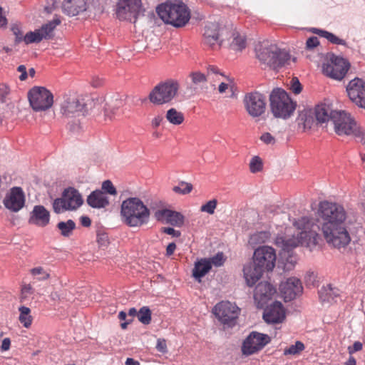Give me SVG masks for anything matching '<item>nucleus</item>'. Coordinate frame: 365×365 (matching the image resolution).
<instances>
[{"mask_svg":"<svg viewBox=\"0 0 365 365\" xmlns=\"http://www.w3.org/2000/svg\"><path fill=\"white\" fill-rule=\"evenodd\" d=\"M263 271L252 262L245 265L243 269L244 277L249 287H252L261 278Z\"/></svg>","mask_w":365,"mask_h":365,"instance_id":"30","label":"nucleus"},{"mask_svg":"<svg viewBox=\"0 0 365 365\" xmlns=\"http://www.w3.org/2000/svg\"><path fill=\"white\" fill-rule=\"evenodd\" d=\"M83 202L81 195L73 187L65 189L59 198L54 200L53 209L56 213H61L66 210H75Z\"/></svg>","mask_w":365,"mask_h":365,"instance_id":"10","label":"nucleus"},{"mask_svg":"<svg viewBox=\"0 0 365 365\" xmlns=\"http://www.w3.org/2000/svg\"><path fill=\"white\" fill-rule=\"evenodd\" d=\"M87 203L93 208H105L109 205V200L102 190L93 191L87 197Z\"/></svg>","mask_w":365,"mask_h":365,"instance_id":"31","label":"nucleus"},{"mask_svg":"<svg viewBox=\"0 0 365 365\" xmlns=\"http://www.w3.org/2000/svg\"><path fill=\"white\" fill-rule=\"evenodd\" d=\"M17 71L21 73V75L19 76V79L21 81H25L27 78V72H26V68L24 65H20L17 68Z\"/></svg>","mask_w":365,"mask_h":365,"instance_id":"62","label":"nucleus"},{"mask_svg":"<svg viewBox=\"0 0 365 365\" xmlns=\"http://www.w3.org/2000/svg\"><path fill=\"white\" fill-rule=\"evenodd\" d=\"M60 24L59 18H55L53 21L43 25L41 29L28 32L24 37V41L26 44H29L38 43L43 38L49 39L52 37V32L54 29Z\"/></svg>","mask_w":365,"mask_h":365,"instance_id":"18","label":"nucleus"},{"mask_svg":"<svg viewBox=\"0 0 365 365\" xmlns=\"http://www.w3.org/2000/svg\"><path fill=\"white\" fill-rule=\"evenodd\" d=\"M339 295L338 289L331 284L323 286L319 291V299L322 302H331Z\"/></svg>","mask_w":365,"mask_h":365,"instance_id":"34","label":"nucleus"},{"mask_svg":"<svg viewBox=\"0 0 365 365\" xmlns=\"http://www.w3.org/2000/svg\"><path fill=\"white\" fill-rule=\"evenodd\" d=\"M31 275L38 282L46 281L51 278V270L43 267H35L29 270Z\"/></svg>","mask_w":365,"mask_h":365,"instance_id":"37","label":"nucleus"},{"mask_svg":"<svg viewBox=\"0 0 365 365\" xmlns=\"http://www.w3.org/2000/svg\"><path fill=\"white\" fill-rule=\"evenodd\" d=\"M318 215L323 221L321 229L326 231L329 230V226L344 223L346 218V212L341 205L327 200L319 204Z\"/></svg>","mask_w":365,"mask_h":365,"instance_id":"6","label":"nucleus"},{"mask_svg":"<svg viewBox=\"0 0 365 365\" xmlns=\"http://www.w3.org/2000/svg\"><path fill=\"white\" fill-rule=\"evenodd\" d=\"M349 68V63L344 58L328 53L322 64V72L329 78L341 80L346 74Z\"/></svg>","mask_w":365,"mask_h":365,"instance_id":"9","label":"nucleus"},{"mask_svg":"<svg viewBox=\"0 0 365 365\" xmlns=\"http://www.w3.org/2000/svg\"><path fill=\"white\" fill-rule=\"evenodd\" d=\"M123 106V101L122 99L116 98H112L109 102L106 103V112H108L115 114L119 108Z\"/></svg>","mask_w":365,"mask_h":365,"instance_id":"42","label":"nucleus"},{"mask_svg":"<svg viewBox=\"0 0 365 365\" xmlns=\"http://www.w3.org/2000/svg\"><path fill=\"white\" fill-rule=\"evenodd\" d=\"M260 139L266 144H274L275 143L274 138L269 133L262 134Z\"/></svg>","mask_w":365,"mask_h":365,"instance_id":"56","label":"nucleus"},{"mask_svg":"<svg viewBox=\"0 0 365 365\" xmlns=\"http://www.w3.org/2000/svg\"><path fill=\"white\" fill-rule=\"evenodd\" d=\"M255 56L264 68L278 71L289 63L291 56L285 50L268 41L258 42L255 46Z\"/></svg>","mask_w":365,"mask_h":365,"instance_id":"2","label":"nucleus"},{"mask_svg":"<svg viewBox=\"0 0 365 365\" xmlns=\"http://www.w3.org/2000/svg\"><path fill=\"white\" fill-rule=\"evenodd\" d=\"M290 89L295 94H299L302 91V85L297 78H293L291 81Z\"/></svg>","mask_w":365,"mask_h":365,"instance_id":"54","label":"nucleus"},{"mask_svg":"<svg viewBox=\"0 0 365 365\" xmlns=\"http://www.w3.org/2000/svg\"><path fill=\"white\" fill-rule=\"evenodd\" d=\"M138 319L143 324H149L151 322V311L148 307H143L138 312Z\"/></svg>","mask_w":365,"mask_h":365,"instance_id":"44","label":"nucleus"},{"mask_svg":"<svg viewBox=\"0 0 365 365\" xmlns=\"http://www.w3.org/2000/svg\"><path fill=\"white\" fill-rule=\"evenodd\" d=\"M240 309L228 301H222L213 308V313L218 320L225 325L233 327L240 314Z\"/></svg>","mask_w":365,"mask_h":365,"instance_id":"13","label":"nucleus"},{"mask_svg":"<svg viewBox=\"0 0 365 365\" xmlns=\"http://www.w3.org/2000/svg\"><path fill=\"white\" fill-rule=\"evenodd\" d=\"M160 18L168 24L175 27L184 26L190 19L188 7L183 3L167 2L157 7Z\"/></svg>","mask_w":365,"mask_h":365,"instance_id":"4","label":"nucleus"},{"mask_svg":"<svg viewBox=\"0 0 365 365\" xmlns=\"http://www.w3.org/2000/svg\"><path fill=\"white\" fill-rule=\"evenodd\" d=\"M19 320L24 327L29 328L33 322V317L31 315V309L25 306L19 308Z\"/></svg>","mask_w":365,"mask_h":365,"instance_id":"39","label":"nucleus"},{"mask_svg":"<svg viewBox=\"0 0 365 365\" xmlns=\"http://www.w3.org/2000/svg\"><path fill=\"white\" fill-rule=\"evenodd\" d=\"M34 292V289L31 286V284H24L21 286V301L26 299L30 295L33 294Z\"/></svg>","mask_w":365,"mask_h":365,"instance_id":"47","label":"nucleus"},{"mask_svg":"<svg viewBox=\"0 0 365 365\" xmlns=\"http://www.w3.org/2000/svg\"><path fill=\"white\" fill-rule=\"evenodd\" d=\"M305 346L304 344L300 341H297L294 344H292L289 346L284 349V354L287 355H297L299 354Z\"/></svg>","mask_w":365,"mask_h":365,"instance_id":"43","label":"nucleus"},{"mask_svg":"<svg viewBox=\"0 0 365 365\" xmlns=\"http://www.w3.org/2000/svg\"><path fill=\"white\" fill-rule=\"evenodd\" d=\"M275 250L269 246H261L254 252L253 264L263 272L272 271L276 262Z\"/></svg>","mask_w":365,"mask_h":365,"instance_id":"16","label":"nucleus"},{"mask_svg":"<svg viewBox=\"0 0 365 365\" xmlns=\"http://www.w3.org/2000/svg\"><path fill=\"white\" fill-rule=\"evenodd\" d=\"M346 91L353 103L359 107L365 108V81L355 78L349 83Z\"/></svg>","mask_w":365,"mask_h":365,"instance_id":"19","label":"nucleus"},{"mask_svg":"<svg viewBox=\"0 0 365 365\" xmlns=\"http://www.w3.org/2000/svg\"><path fill=\"white\" fill-rule=\"evenodd\" d=\"M165 117L170 123L175 125L182 124L185 120L184 114L174 108L167 111Z\"/></svg>","mask_w":365,"mask_h":365,"instance_id":"40","label":"nucleus"},{"mask_svg":"<svg viewBox=\"0 0 365 365\" xmlns=\"http://www.w3.org/2000/svg\"><path fill=\"white\" fill-rule=\"evenodd\" d=\"M310 31L314 34L327 38L331 43L336 45H346V41L344 40L339 38L332 33L317 28H312Z\"/></svg>","mask_w":365,"mask_h":365,"instance_id":"36","label":"nucleus"},{"mask_svg":"<svg viewBox=\"0 0 365 365\" xmlns=\"http://www.w3.org/2000/svg\"><path fill=\"white\" fill-rule=\"evenodd\" d=\"M155 217L158 221L165 222L176 227H181L184 223V216L181 213L168 209L156 211Z\"/></svg>","mask_w":365,"mask_h":365,"instance_id":"25","label":"nucleus"},{"mask_svg":"<svg viewBox=\"0 0 365 365\" xmlns=\"http://www.w3.org/2000/svg\"><path fill=\"white\" fill-rule=\"evenodd\" d=\"M263 164L262 160L258 156L253 157L250 163V170L252 173H257L262 170Z\"/></svg>","mask_w":365,"mask_h":365,"instance_id":"46","label":"nucleus"},{"mask_svg":"<svg viewBox=\"0 0 365 365\" xmlns=\"http://www.w3.org/2000/svg\"><path fill=\"white\" fill-rule=\"evenodd\" d=\"M143 12L141 0H118L116 16L119 20L130 21L133 20L135 23Z\"/></svg>","mask_w":365,"mask_h":365,"instance_id":"14","label":"nucleus"},{"mask_svg":"<svg viewBox=\"0 0 365 365\" xmlns=\"http://www.w3.org/2000/svg\"><path fill=\"white\" fill-rule=\"evenodd\" d=\"M318 123L330 122V113L333 110L326 104L318 105L313 110Z\"/></svg>","mask_w":365,"mask_h":365,"instance_id":"35","label":"nucleus"},{"mask_svg":"<svg viewBox=\"0 0 365 365\" xmlns=\"http://www.w3.org/2000/svg\"><path fill=\"white\" fill-rule=\"evenodd\" d=\"M179 83L174 80H168L156 86L149 95L150 102L162 105L170 102L177 95Z\"/></svg>","mask_w":365,"mask_h":365,"instance_id":"8","label":"nucleus"},{"mask_svg":"<svg viewBox=\"0 0 365 365\" xmlns=\"http://www.w3.org/2000/svg\"><path fill=\"white\" fill-rule=\"evenodd\" d=\"M192 81L195 84L204 83L207 80L220 81V78L224 77L223 74L220 72L219 68L215 66H209L207 67V76L200 72H192L190 75Z\"/></svg>","mask_w":365,"mask_h":365,"instance_id":"27","label":"nucleus"},{"mask_svg":"<svg viewBox=\"0 0 365 365\" xmlns=\"http://www.w3.org/2000/svg\"><path fill=\"white\" fill-rule=\"evenodd\" d=\"M294 225L298 230L297 235L277 236L275 239V245L282 249V257H286L287 255L284 263V267L287 269H292L297 263V257L289 255L292 250L301 245L312 250L322 241L321 236L317 232L319 227L312 218L302 217L296 220Z\"/></svg>","mask_w":365,"mask_h":365,"instance_id":"1","label":"nucleus"},{"mask_svg":"<svg viewBox=\"0 0 365 365\" xmlns=\"http://www.w3.org/2000/svg\"><path fill=\"white\" fill-rule=\"evenodd\" d=\"M263 318L267 323H281L285 318V311L282 304L279 302H274L267 307L264 312Z\"/></svg>","mask_w":365,"mask_h":365,"instance_id":"24","label":"nucleus"},{"mask_svg":"<svg viewBox=\"0 0 365 365\" xmlns=\"http://www.w3.org/2000/svg\"><path fill=\"white\" fill-rule=\"evenodd\" d=\"M269 101L272 113L276 118H288L296 108V103L282 88L274 89L269 96Z\"/></svg>","mask_w":365,"mask_h":365,"instance_id":"7","label":"nucleus"},{"mask_svg":"<svg viewBox=\"0 0 365 365\" xmlns=\"http://www.w3.org/2000/svg\"><path fill=\"white\" fill-rule=\"evenodd\" d=\"M103 82L104 81L103 78H101L99 77H93L91 81V85L93 87L97 88L101 86L103 84Z\"/></svg>","mask_w":365,"mask_h":365,"instance_id":"64","label":"nucleus"},{"mask_svg":"<svg viewBox=\"0 0 365 365\" xmlns=\"http://www.w3.org/2000/svg\"><path fill=\"white\" fill-rule=\"evenodd\" d=\"M297 123L299 128H302L303 131L310 130L318 123L313 109H304L300 111L297 118Z\"/></svg>","mask_w":365,"mask_h":365,"instance_id":"28","label":"nucleus"},{"mask_svg":"<svg viewBox=\"0 0 365 365\" xmlns=\"http://www.w3.org/2000/svg\"><path fill=\"white\" fill-rule=\"evenodd\" d=\"M8 24V20L3 11L2 7L0 6V28H6Z\"/></svg>","mask_w":365,"mask_h":365,"instance_id":"61","label":"nucleus"},{"mask_svg":"<svg viewBox=\"0 0 365 365\" xmlns=\"http://www.w3.org/2000/svg\"><path fill=\"white\" fill-rule=\"evenodd\" d=\"M330 123L338 135H354L365 138L364 130L357 124L350 113L344 110H334L330 113Z\"/></svg>","mask_w":365,"mask_h":365,"instance_id":"5","label":"nucleus"},{"mask_svg":"<svg viewBox=\"0 0 365 365\" xmlns=\"http://www.w3.org/2000/svg\"><path fill=\"white\" fill-rule=\"evenodd\" d=\"M25 196L22 189L19 187H14L11 189L10 192L4 200V206L13 211L18 212L24 205Z\"/></svg>","mask_w":365,"mask_h":365,"instance_id":"22","label":"nucleus"},{"mask_svg":"<svg viewBox=\"0 0 365 365\" xmlns=\"http://www.w3.org/2000/svg\"><path fill=\"white\" fill-rule=\"evenodd\" d=\"M28 98L32 109L36 112L45 111L53 104L52 93L42 86H34L28 92Z\"/></svg>","mask_w":365,"mask_h":365,"instance_id":"11","label":"nucleus"},{"mask_svg":"<svg viewBox=\"0 0 365 365\" xmlns=\"http://www.w3.org/2000/svg\"><path fill=\"white\" fill-rule=\"evenodd\" d=\"M85 108L86 103L83 98L76 96L65 95L61 103V113L66 116L83 113Z\"/></svg>","mask_w":365,"mask_h":365,"instance_id":"20","label":"nucleus"},{"mask_svg":"<svg viewBox=\"0 0 365 365\" xmlns=\"http://www.w3.org/2000/svg\"><path fill=\"white\" fill-rule=\"evenodd\" d=\"M156 349L162 353L167 352V345L165 339H159L157 341Z\"/></svg>","mask_w":365,"mask_h":365,"instance_id":"60","label":"nucleus"},{"mask_svg":"<svg viewBox=\"0 0 365 365\" xmlns=\"http://www.w3.org/2000/svg\"><path fill=\"white\" fill-rule=\"evenodd\" d=\"M319 45V41L317 37H309L306 41V48L307 50H312Z\"/></svg>","mask_w":365,"mask_h":365,"instance_id":"53","label":"nucleus"},{"mask_svg":"<svg viewBox=\"0 0 365 365\" xmlns=\"http://www.w3.org/2000/svg\"><path fill=\"white\" fill-rule=\"evenodd\" d=\"M211 262V265L214 264L216 267H220L223 264L225 258L222 252H218L212 258L208 259Z\"/></svg>","mask_w":365,"mask_h":365,"instance_id":"52","label":"nucleus"},{"mask_svg":"<svg viewBox=\"0 0 365 365\" xmlns=\"http://www.w3.org/2000/svg\"><path fill=\"white\" fill-rule=\"evenodd\" d=\"M217 200L214 199V200H210L201 207L200 210L202 212H205L212 215L215 212V210L217 207Z\"/></svg>","mask_w":365,"mask_h":365,"instance_id":"48","label":"nucleus"},{"mask_svg":"<svg viewBox=\"0 0 365 365\" xmlns=\"http://www.w3.org/2000/svg\"><path fill=\"white\" fill-rule=\"evenodd\" d=\"M62 9L68 16H76L86 9V3L85 0H65Z\"/></svg>","mask_w":365,"mask_h":365,"instance_id":"32","label":"nucleus"},{"mask_svg":"<svg viewBox=\"0 0 365 365\" xmlns=\"http://www.w3.org/2000/svg\"><path fill=\"white\" fill-rule=\"evenodd\" d=\"M102 190L112 195H115L117 194L115 187L113 186L112 182L108 180L103 182Z\"/></svg>","mask_w":365,"mask_h":365,"instance_id":"51","label":"nucleus"},{"mask_svg":"<svg viewBox=\"0 0 365 365\" xmlns=\"http://www.w3.org/2000/svg\"><path fill=\"white\" fill-rule=\"evenodd\" d=\"M211 262L207 258H201L195 263L192 269V276L198 282L205 276L211 269Z\"/></svg>","mask_w":365,"mask_h":365,"instance_id":"33","label":"nucleus"},{"mask_svg":"<svg viewBox=\"0 0 365 365\" xmlns=\"http://www.w3.org/2000/svg\"><path fill=\"white\" fill-rule=\"evenodd\" d=\"M192 184L184 181L180 182L178 185L174 186L173 188V192L181 195L188 194L192 191Z\"/></svg>","mask_w":365,"mask_h":365,"instance_id":"45","label":"nucleus"},{"mask_svg":"<svg viewBox=\"0 0 365 365\" xmlns=\"http://www.w3.org/2000/svg\"><path fill=\"white\" fill-rule=\"evenodd\" d=\"M56 227L62 236L68 237L75 230L76 223L72 220H68L66 222H59Z\"/></svg>","mask_w":365,"mask_h":365,"instance_id":"41","label":"nucleus"},{"mask_svg":"<svg viewBox=\"0 0 365 365\" xmlns=\"http://www.w3.org/2000/svg\"><path fill=\"white\" fill-rule=\"evenodd\" d=\"M123 222L129 227H141L148 222L150 210L138 197H129L120 207Z\"/></svg>","mask_w":365,"mask_h":365,"instance_id":"3","label":"nucleus"},{"mask_svg":"<svg viewBox=\"0 0 365 365\" xmlns=\"http://www.w3.org/2000/svg\"><path fill=\"white\" fill-rule=\"evenodd\" d=\"M161 232L170 235H173V237H178L180 236L181 233L178 230H175L172 227H162Z\"/></svg>","mask_w":365,"mask_h":365,"instance_id":"57","label":"nucleus"},{"mask_svg":"<svg viewBox=\"0 0 365 365\" xmlns=\"http://www.w3.org/2000/svg\"><path fill=\"white\" fill-rule=\"evenodd\" d=\"M329 230H322L326 242L336 248L345 247L351 241L350 235L344 227V223L329 226Z\"/></svg>","mask_w":365,"mask_h":365,"instance_id":"12","label":"nucleus"},{"mask_svg":"<svg viewBox=\"0 0 365 365\" xmlns=\"http://www.w3.org/2000/svg\"><path fill=\"white\" fill-rule=\"evenodd\" d=\"M271 234L268 231L257 232L252 234L249 239V244L252 247L263 244L269 240Z\"/></svg>","mask_w":365,"mask_h":365,"instance_id":"38","label":"nucleus"},{"mask_svg":"<svg viewBox=\"0 0 365 365\" xmlns=\"http://www.w3.org/2000/svg\"><path fill=\"white\" fill-rule=\"evenodd\" d=\"M271 341L269 335L252 331L244 340L241 351L243 355L250 356L261 351Z\"/></svg>","mask_w":365,"mask_h":365,"instance_id":"15","label":"nucleus"},{"mask_svg":"<svg viewBox=\"0 0 365 365\" xmlns=\"http://www.w3.org/2000/svg\"><path fill=\"white\" fill-rule=\"evenodd\" d=\"M11 346V340L9 338H5L2 341V344L1 346V351H6L10 349Z\"/></svg>","mask_w":365,"mask_h":365,"instance_id":"63","label":"nucleus"},{"mask_svg":"<svg viewBox=\"0 0 365 365\" xmlns=\"http://www.w3.org/2000/svg\"><path fill=\"white\" fill-rule=\"evenodd\" d=\"M280 292L286 302L291 301L302 292L303 287L296 277L288 278L280 284Z\"/></svg>","mask_w":365,"mask_h":365,"instance_id":"21","label":"nucleus"},{"mask_svg":"<svg viewBox=\"0 0 365 365\" xmlns=\"http://www.w3.org/2000/svg\"><path fill=\"white\" fill-rule=\"evenodd\" d=\"M243 103L247 112L253 118L259 117L265 112V97L258 92L247 93Z\"/></svg>","mask_w":365,"mask_h":365,"instance_id":"17","label":"nucleus"},{"mask_svg":"<svg viewBox=\"0 0 365 365\" xmlns=\"http://www.w3.org/2000/svg\"><path fill=\"white\" fill-rule=\"evenodd\" d=\"M220 25L217 22H208L205 26L204 43L210 46L215 45L219 40Z\"/></svg>","mask_w":365,"mask_h":365,"instance_id":"29","label":"nucleus"},{"mask_svg":"<svg viewBox=\"0 0 365 365\" xmlns=\"http://www.w3.org/2000/svg\"><path fill=\"white\" fill-rule=\"evenodd\" d=\"M276 289L267 282L259 283L255 289L254 299L257 307L262 308L275 294Z\"/></svg>","mask_w":365,"mask_h":365,"instance_id":"23","label":"nucleus"},{"mask_svg":"<svg viewBox=\"0 0 365 365\" xmlns=\"http://www.w3.org/2000/svg\"><path fill=\"white\" fill-rule=\"evenodd\" d=\"M245 40L243 37L237 35L232 41V46L235 50H242L245 48Z\"/></svg>","mask_w":365,"mask_h":365,"instance_id":"49","label":"nucleus"},{"mask_svg":"<svg viewBox=\"0 0 365 365\" xmlns=\"http://www.w3.org/2000/svg\"><path fill=\"white\" fill-rule=\"evenodd\" d=\"M363 345L360 341H355L351 346L348 347L349 354L351 355L356 351H359L362 349Z\"/></svg>","mask_w":365,"mask_h":365,"instance_id":"59","label":"nucleus"},{"mask_svg":"<svg viewBox=\"0 0 365 365\" xmlns=\"http://www.w3.org/2000/svg\"><path fill=\"white\" fill-rule=\"evenodd\" d=\"M49 220V212L42 205H36L31 212L29 222L38 227H45L48 224Z\"/></svg>","mask_w":365,"mask_h":365,"instance_id":"26","label":"nucleus"},{"mask_svg":"<svg viewBox=\"0 0 365 365\" xmlns=\"http://www.w3.org/2000/svg\"><path fill=\"white\" fill-rule=\"evenodd\" d=\"M97 242L100 247H107L109 244L108 236L103 232H97Z\"/></svg>","mask_w":365,"mask_h":365,"instance_id":"50","label":"nucleus"},{"mask_svg":"<svg viewBox=\"0 0 365 365\" xmlns=\"http://www.w3.org/2000/svg\"><path fill=\"white\" fill-rule=\"evenodd\" d=\"M11 31L14 35L16 36V42L19 43L21 41H24V36L23 35V32L21 31L20 28L17 25H14L11 27Z\"/></svg>","mask_w":365,"mask_h":365,"instance_id":"55","label":"nucleus"},{"mask_svg":"<svg viewBox=\"0 0 365 365\" xmlns=\"http://www.w3.org/2000/svg\"><path fill=\"white\" fill-rule=\"evenodd\" d=\"M9 91V87L5 84H0V102H4Z\"/></svg>","mask_w":365,"mask_h":365,"instance_id":"58","label":"nucleus"}]
</instances>
